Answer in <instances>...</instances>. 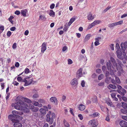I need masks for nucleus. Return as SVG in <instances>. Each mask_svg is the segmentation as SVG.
<instances>
[{
  "mask_svg": "<svg viewBox=\"0 0 127 127\" xmlns=\"http://www.w3.org/2000/svg\"><path fill=\"white\" fill-rule=\"evenodd\" d=\"M46 43L45 42L43 43L41 45V52L43 53L46 49Z\"/></svg>",
  "mask_w": 127,
  "mask_h": 127,
  "instance_id": "8",
  "label": "nucleus"
},
{
  "mask_svg": "<svg viewBox=\"0 0 127 127\" xmlns=\"http://www.w3.org/2000/svg\"><path fill=\"white\" fill-rule=\"evenodd\" d=\"M32 78H31L29 77L25 78L22 81L25 83L24 85V86H27L30 85L32 83Z\"/></svg>",
  "mask_w": 127,
  "mask_h": 127,
  "instance_id": "2",
  "label": "nucleus"
},
{
  "mask_svg": "<svg viewBox=\"0 0 127 127\" xmlns=\"http://www.w3.org/2000/svg\"><path fill=\"white\" fill-rule=\"evenodd\" d=\"M115 23H113L111 24H110L108 25V26L110 28H111L112 27H114V26H116L115 24Z\"/></svg>",
  "mask_w": 127,
  "mask_h": 127,
  "instance_id": "36",
  "label": "nucleus"
},
{
  "mask_svg": "<svg viewBox=\"0 0 127 127\" xmlns=\"http://www.w3.org/2000/svg\"><path fill=\"white\" fill-rule=\"evenodd\" d=\"M115 77L116 80V82L118 84L120 83V81L119 78L116 76H115Z\"/></svg>",
  "mask_w": 127,
  "mask_h": 127,
  "instance_id": "29",
  "label": "nucleus"
},
{
  "mask_svg": "<svg viewBox=\"0 0 127 127\" xmlns=\"http://www.w3.org/2000/svg\"><path fill=\"white\" fill-rule=\"evenodd\" d=\"M21 97L20 98H18V97L17 98V99L16 100L17 102V103H23V102L22 100H21V99H22L21 98Z\"/></svg>",
  "mask_w": 127,
  "mask_h": 127,
  "instance_id": "30",
  "label": "nucleus"
},
{
  "mask_svg": "<svg viewBox=\"0 0 127 127\" xmlns=\"http://www.w3.org/2000/svg\"><path fill=\"white\" fill-rule=\"evenodd\" d=\"M103 75L102 74H100V75H99L98 77V79L99 80H101L103 78Z\"/></svg>",
  "mask_w": 127,
  "mask_h": 127,
  "instance_id": "33",
  "label": "nucleus"
},
{
  "mask_svg": "<svg viewBox=\"0 0 127 127\" xmlns=\"http://www.w3.org/2000/svg\"><path fill=\"white\" fill-rule=\"evenodd\" d=\"M29 104L28 105H29V108L32 109H33V108H34V106L33 105H32V104Z\"/></svg>",
  "mask_w": 127,
  "mask_h": 127,
  "instance_id": "35",
  "label": "nucleus"
},
{
  "mask_svg": "<svg viewBox=\"0 0 127 127\" xmlns=\"http://www.w3.org/2000/svg\"><path fill=\"white\" fill-rule=\"evenodd\" d=\"M122 118L123 119L127 121V116H123L122 117Z\"/></svg>",
  "mask_w": 127,
  "mask_h": 127,
  "instance_id": "64",
  "label": "nucleus"
},
{
  "mask_svg": "<svg viewBox=\"0 0 127 127\" xmlns=\"http://www.w3.org/2000/svg\"><path fill=\"white\" fill-rule=\"evenodd\" d=\"M66 97L65 96L63 95L62 96L61 100L62 102H63L65 99Z\"/></svg>",
  "mask_w": 127,
  "mask_h": 127,
  "instance_id": "52",
  "label": "nucleus"
},
{
  "mask_svg": "<svg viewBox=\"0 0 127 127\" xmlns=\"http://www.w3.org/2000/svg\"><path fill=\"white\" fill-rule=\"evenodd\" d=\"M50 12L49 13V14L50 16L53 17H55V13L53 11V10H50Z\"/></svg>",
  "mask_w": 127,
  "mask_h": 127,
  "instance_id": "24",
  "label": "nucleus"
},
{
  "mask_svg": "<svg viewBox=\"0 0 127 127\" xmlns=\"http://www.w3.org/2000/svg\"><path fill=\"white\" fill-rule=\"evenodd\" d=\"M119 124L121 127H127V122L124 120L120 121Z\"/></svg>",
  "mask_w": 127,
  "mask_h": 127,
  "instance_id": "9",
  "label": "nucleus"
},
{
  "mask_svg": "<svg viewBox=\"0 0 127 127\" xmlns=\"http://www.w3.org/2000/svg\"><path fill=\"white\" fill-rule=\"evenodd\" d=\"M101 39V37H99L95 38V41L99 42V40H100Z\"/></svg>",
  "mask_w": 127,
  "mask_h": 127,
  "instance_id": "46",
  "label": "nucleus"
},
{
  "mask_svg": "<svg viewBox=\"0 0 127 127\" xmlns=\"http://www.w3.org/2000/svg\"><path fill=\"white\" fill-rule=\"evenodd\" d=\"M11 34V32L10 31H8L7 33V35L8 37H10Z\"/></svg>",
  "mask_w": 127,
  "mask_h": 127,
  "instance_id": "45",
  "label": "nucleus"
},
{
  "mask_svg": "<svg viewBox=\"0 0 127 127\" xmlns=\"http://www.w3.org/2000/svg\"><path fill=\"white\" fill-rule=\"evenodd\" d=\"M78 116L80 120H83V117L82 115L81 114H79L78 115Z\"/></svg>",
  "mask_w": 127,
  "mask_h": 127,
  "instance_id": "54",
  "label": "nucleus"
},
{
  "mask_svg": "<svg viewBox=\"0 0 127 127\" xmlns=\"http://www.w3.org/2000/svg\"><path fill=\"white\" fill-rule=\"evenodd\" d=\"M122 98L124 101L127 102V97L125 96H123L122 97Z\"/></svg>",
  "mask_w": 127,
  "mask_h": 127,
  "instance_id": "51",
  "label": "nucleus"
},
{
  "mask_svg": "<svg viewBox=\"0 0 127 127\" xmlns=\"http://www.w3.org/2000/svg\"><path fill=\"white\" fill-rule=\"evenodd\" d=\"M109 62H107L106 64V66L108 69L109 70L111 69V64L110 61H109Z\"/></svg>",
  "mask_w": 127,
  "mask_h": 127,
  "instance_id": "22",
  "label": "nucleus"
},
{
  "mask_svg": "<svg viewBox=\"0 0 127 127\" xmlns=\"http://www.w3.org/2000/svg\"><path fill=\"white\" fill-rule=\"evenodd\" d=\"M87 19L89 20H91L94 18V17L93 16L92 14L91 13L89 14L87 17Z\"/></svg>",
  "mask_w": 127,
  "mask_h": 127,
  "instance_id": "20",
  "label": "nucleus"
},
{
  "mask_svg": "<svg viewBox=\"0 0 127 127\" xmlns=\"http://www.w3.org/2000/svg\"><path fill=\"white\" fill-rule=\"evenodd\" d=\"M8 118L9 119H10L12 121V119H16V118L14 117V116L13 115H9L8 116Z\"/></svg>",
  "mask_w": 127,
  "mask_h": 127,
  "instance_id": "28",
  "label": "nucleus"
},
{
  "mask_svg": "<svg viewBox=\"0 0 127 127\" xmlns=\"http://www.w3.org/2000/svg\"><path fill=\"white\" fill-rule=\"evenodd\" d=\"M99 115V113H97L96 112L94 113L93 114V116L95 117L98 116Z\"/></svg>",
  "mask_w": 127,
  "mask_h": 127,
  "instance_id": "47",
  "label": "nucleus"
},
{
  "mask_svg": "<svg viewBox=\"0 0 127 127\" xmlns=\"http://www.w3.org/2000/svg\"><path fill=\"white\" fill-rule=\"evenodd\" d=\"M101 22V21L100 20H96L94 21L95 25L99 24Z\"/></svg>",
  "mask_w": 127,
  "mask_h": 127,
  "instance_id": "40",
  "label": "nucleus"
},
{
  "mask_svg": "<svg viewBox=\"0 0 127 127\" xmlns=\"http://www.w3.org/2000/svg\"><path fill=\"white\" fill-rule=\"evenodd\" d=\"M39 108L37 107H34V108L32 110V111L33 112H36L39 110Z\"/></svg>",
  "mask_w": 127,
  "mask_h": 127,
  "instance_id": "38",
  "label": "nucleus"
},
{
  "mask_svg": "<svg viewBox=\"0 0 127 127\" xmlns=\"http://www.w3.org/2000/svg\"><path fill=\"white\" fill-rule=\"evenodd\" d=\"M111 8V7L108 6L104 10L103 12H106L107 11L109 10Z\"/></svg>",
  "mask_w": 127,
  "mask_h": 127,
  "instance_id": "55",
  "label": "nucleus"
},
{
  "mask_svg": "<svg viewBox=\"0 0 127 127\" xmlns=\"http://www.w3.org/2000/svg\"><path fill=\"white\" fill-rule=\"evenodd\" d=\"M4 30V27L1 26L0 27V34H1Z\"/></svg>",
  "mask_w": 127,
  "mask_h": 127,
  "instance_id": "37",
  "label": "nucleus"
},
{
  "mask_svg": "<svg viewBox=\"0 0 127 127\" xmlns=\"http://www.w3.org/2000/svg\"><path fill=\"white\" fill-rule=\"evenodd\" d=\"M24 72L26 74H27L30 72L28 68H26L25 69Z\"/></svg>",
  "mask_w": 127,
  "mask_h": 127,
  "instance_id": "41",
  "label": "nucleus"
},
{
  "mask_svg": "<svg viewBox=\"0 0 127 127\" xmlns=\"http://www.w3.org/2000/svg\"><path fill=\"white\" fill-rule=\"evenodd\" d=\"M96 71L97 73L98 74H100L101 72V70L100 69H96Z\"/></svg>",
  "mask_w": 127,
  "mask_h": 127,
  "instance_id": "48",
  "label": "nucleus"
},
{
  "mask_svg": "<svg viewBox=\"0 0 127 127\" xmlns=\"http://www.w3.org/2000/svg\"><path fill=\"white\" fill-rule=\"evenodd\" d=\"M89 124L90 125H97V124L96 123V121L94 120H92L89 121Z\"/></svg>",
  "mask_w": 127,
  "mask_h": 127,
  "instance_id": "18",
  "label": "nucleus"
},
{
  "mask_svg": "<svg viewBox=\"0 0 127 127\" xmlns=\"http://www.w3.org/2000/svg\"><path fill=\"white\" fill-rule=\"evenodd\" d=\"M39 19H41L42 20H46V17L43 15H40L39 16Z\"/></svg>",
  "mask_w": 127,
  "mask_h": 127,
  "instance_id": "31",
  "label": "nucleus"
},
{
  "mask_svg": "<svg viewBox=\"0 0 127 127\" xmlns=\"http://www.w3.org/2000/svg\"><path fill=\"white\" fill-rule=\"evenodd\" d=\"M116 53L117 54V56L118 58L119 59L122 60H123L124 57L122 56V52L120 49H118L116 51Z\"/></svg>",
  "mask_w": 127,
  "mask_h": 127,
  "instance_id": "7",
  "label": "nucleus"
},
{
  "mask_svg": "<svg viewBox=\"0 0 127 127\" xmlns=\"http://www.w3.org/2000/svg\"><path fill=\"white\" fill-rule=\"evenodd\" d=\"M64 125L65 127H70L69 124L67 122L65 123Z\"/></svg>",
  "mask_w": 127,
  "mask_h": 127,
  "instance_id": "59",
  "label": "nucleus"
},
{
  "mask_svg": "<svg viewBox=\"0 0 127 127\" xmlns=\"http://www.w3.org/2000/svg\"><path fill=\"white\" fill-rule=\"evenodd\" d=\"M121 111L122 113L124 114H126L127 113V110L126 109H121Z\"/></svg>",
  "mask_w": 127,
  "mask_h": 127,
  "instance_id": "42",
  "label": "nucleus"
},
{
  "mask_svg": "<svg viewBox=\"0 0 127 127\" xmlns=\"http://www.w3.org/2000/svg\"><path fill=\"white\" fill-rule=\"evenodd\" d=\"M34 105L36 106H38L39 107H41L42 106V104H34Z\"/></svg>",
  "mask_w": 127,
  "mask_h": 127,
  "instance_id": "43",
  "label": "nucleus"
},
{
  "mask_svg": "<svg viewBox=\"0 0 127 127\" xmlns=\"http://www.w3.org/2000/svg\"><path fill=\"white\" fill-rule=\"evenodd\" d=\"M38 102L40 103H45V100L43 99H40L38 100Z\"/></svg>",
  "mask_w": 127,
  "mask_h": 127,
  "instance_id": "50",
  "label": "nucleus"
},
{
  "mask_svg": "<svg viewBox=\"0 0 127 127\" xmlns=\"http://www.w3.org/2000/svg\"><path fill=\"white\" fill-rule=\"evenodd\" d=\"M78 82L77 78H74L71 81L70 84L74 87H77L78 85Z\"/></svg>",
  "mask_w": 127,
  "mask_h": 127,
  "instance_id": "5",
  "label": "nucleus"
},
{
  "mask_svg": "<svg viewBox=\"0 0 127 127\" xmlns=\"http://www.w3.org/2000/svg\"><path fill=\"white\" fill-rule=\"evenodd\" d=\"M91 35L90 34H88L87 35L84 39V42H86L88 41L90 38Z\"/></svg>",
  "mask_w": 127,
  "mask_h": 127,
  "instance_id": "21",
  "label": "nucleus"
},
{
  "mask_svg": "<svg viewBox=\"0 0 127 127\" xmlns=\"http://www.w3.org/2000/svg\"><path fill=\"white\" fill-rule=\"evenodd\" d=\"M81 86L83 87H84L85 86V82L84 80H83L81 83Z\"/></svg>",
  "mask_w": 127,
  "mask_h": 127,
  "instance_id": "62",
  "label": "nucleus"
},
{
  "mask_svg": "<svg viewBox=\"0 0 127 127\" xmlns=\"http://www.w3.org/2000/svg\"><path fill=\"white\" fill-rule=\"evenodd\" d=\"M46 111L43 108H41L40 109V113L44 115H45L46 114Z\"/></svg>",
  "mask_w": 127,
  "mask_h": 127,
  "instance_id": "26",
  "label": "nucleus"
},
{
  "mask_svg": "<svg viewBox=\"0 0 127 127\" xmlns=\"http://www.w3.org/2000/svg\"><path fill=\"white\" fill-rule=\"evenodd\" d=\"M12 121L13 123H14L13 126L14 127H22V124L19 123L20 121L18 119H12Z\"/></svg>",
  "mask_w": 127,
  "mask_h": 127,
  "instance_id": "3",
  "label": "nucleus"
},
{
  "mask_svg": "<svg viewBox=\"0 0 127 127\" xmlns=\"http://www.w3.org/2000/svg\"><path fill=\"white\" fill-rule=\"evenodd\" d=\"M55 5L53 3L51 4L50 6V8L51 9H53L55 7Z\"/></svg>",
  "mask_w": 127,
  "mask_h": 127,
  "instance_id": "63",
  "label": "nucleus"
},
{
  "mask_svg": "<svg viewBox=\"0 0 127 127\" xmlns=\"http://www.w3.org/2000/svg\"><path fill=\"white\" fill-rule=\"evenodd\" d=\"M75 18L73 17L71 18L70 19L69 22L68 23V26H70L72 23L75 21Z\"/></svg>",
  "mask_w": 127,
  "mask_h": 127,
  "instance_id": "19",
  "label": "nucleus"
},
{
  "mask_svg": "<svg viewBox=\"0 0 127 127\" xmlns=\"http://www.w3.org/2000/svg\"><path fill=\"white\" fill-rule=\"evenodd\" d=\"M17 79L18 81L19 82H21L22 79V77L20 76L18 77Z\"/></svg>",
  "mask_w": 127,
  "mask_h": 127,
  "instance_id": "56",
  "label": "nucleus"
},
{
  "mask_svg": "<svg viewBox=\"0 0 127 127\" xmlns=\"http://www.w3.org/2000/svg\"><path fill=\"white\" fill-rule=\"evenodd\" d=\"M123 23V21H118V22L115 23V24L116 26L120 25L121 24H122Z\"/></svg>",
  "mask_w": 127,
  "mask_h": 127,
  "instance_id": "39",
  "label": "nucleus"
},
{
  "mask_svg": "<svg viewBox=\"0 0 127 127\" xmlns=\"http://www.w3.org/2000/svg\"><path fill=\"white\" fill-rule=\"evenodd\" d=\"M110 62H111L114 66V67H113V66H112L113 69H114L115 68H116L118 71V67H117V66L118 65H117V64L116 63L115 60L113 57H112L110 58Z\"/></svg>",
  "mask_w": 127,
  "mask_h": 127,
  "instance_id": "4",
  "label": "nucleus"
},
{
  "mask_svg": "<svg viewBox=\"0 0 127 127\" xmlns=\"http://www.w3.org/2000/svg\"><path fill=\"white\" fill-rule=\"evenodd\" d=\"M27 104H12L11 106L12 107L14 106L15 108L20 110H23V106H25L26 104V106H28Z\"/></svg>",
  "mask_w": 127,
  "mask_h": 127,
  "instance_id": "1",
  "label": "nucleus"
},
{
  "mask_svg": "<svg viewBox=\"0 0 127 127\" xmlns=\"http://www.w3.org/2000/svg\"><path fill=\"white\" fill-rule=\"evenodd\" d=\"M17 47V44L16 43H14L12 45V48L14 49H16Z\"/></svg>",
  "mask_w": 127,
  "mask_h": 127,
  "instance_id": "53",
  "label": "nucleus"
},
{
  "mask_svg": "<svg viewBox=\"0 0 127 127\" xmlns=\"http://www.w3.org/2000/svg\"><path fill=\"white\" fill-rule=\"evenodd\" d=\"M1 87L2 89H3L4 88V83H1Z\"/></svg>",
  "mask_w": 127,
  "mask_h": 127,
  "instance_id": "60",
  "label": "nucleus"
},
{
  "mask_svg": "<svg viewBox=\"0 0 127 127\" xmlns=\"http://www.w3.org/2000/svg\"><path fill=\"white\" fill-rule=\"evenodd\" d=\"M122 107L124 109H126L127 108V104H122Z\"/></svg>",
  "mask_w": 127,
  "mask_h": 127,
  "instance_id": "44",
  "label": "nucleus"
},
{
  "mask_svg": "<svg viewBox=\"0 0 127 127\" xmlns=\"http://www.w3.org/2000/svg\"><path fill=\"white\" fill-rule=\"evenodd\" d=\"M46 117V121L48 122H49V123L52 124L54 122L53 118L51 117L50 116H49V114H47Z\"/></svg>",
  "mask_w": 127,
  "mask_h": 127,
  "instance_id": "6",
  "label": "nucleus"
},
{
  "mask_svg": "<svg viewBox=\"0 0 127 127\" xmlns=\"http://www.w3.org/2000/svg\"><path fill=\"white\" fill-rule=\"evenodd\" d=\"M82 68H79L77 72V75L79 77H81L82 76Z\"/></svg>",
  "mask_w": 127,
  "mask_h": 127,
  "instance_id": "16",
  "label": "nucleus"
},
{
  "mask_svg": "<svg viewBox=\"0 0 127 127\" xmlns=\"http://www.w3.org/2000/svg\"><path fill=\"white\" fill-rule=\"evenodd\" d=\"M109 80H109L108 78L106 77V78L105 79V82L107 83L108 84L109 83Z\"/></svg>",
  "mask_w": 127,
  "mask_h": 127,
  "instance_id": "57",
  "label": "nucleus"
},
{
  "mask_svg": "<svg viewBox=\"0 0 127 127\" xmlns=\"http://www.w3.org/2000/svg\"><path fill=\"white\" fill-rule=\"evenodd\" d=\"M28 12V10L26 9L25 10H22L21 11V13L23 16L24 17L26 16V13Z\"/></svg>",
  "mask_w": 127,
  "mask_h": 127,
  "instance_id": "17",
  "label": "nucleus"
},
{
  "mask_svg": "<svg viewBox=\"0 0 127 127\" xmlns=\"http://www.w3.org/2000/svg\"><path fill=\"white\" fill-rule=\"evenodd\" d=\"M68 64H72V61L70 59H68Z\"/></svg>",
  "mask_w": 127,
  "mask_h": 127,
  "instance_id": "49",
  "label": "nucleus"
},
{
  "mask_svg": "<svg viewBox=\"0 0 127 127\" xmlns=\"http://www.w3.org/2000/svg\"><path fill=\"white\" fill-rule=\"evenodd\" d=\"M21 98L22 100L27 103H32L31 101L28 98L24 97H21Z\"/></svg>",
  "mask_w": 127,
  "mask_h": 127,
  "instance_id": "15",
  "label": "nucleus"
},
{
  "mask_svg": "<svg viewBox=\"0 0 127 127\" xmlns=\"http://www.w3.org/2000/svg\"><path fill=\"white\" fill-rule=\"evenodd\" d=\"M78 108L80 110L83 111L85 109V106L84 105L81 104L79 106Z\"/></svg>",
  "mask_w": 127,
  "mask_h": 127,
  "instance_id": "23",
  "label": "nucleus"
},
{
  "mask_svg": "<svg viewBox=\"0 0 127 127\" xmlns=\"http://www.w3.org/2000/svg\"><path fill=\"white\" fill-rule=\"evenodd\" d=\"M20 13L19 11L16 10L15 12V14L17 15H19Z\"/></svg>",
  "mask_w": 127,
  "mask_h": 127,
  "instance_id": "61",
  "label": "nucleus"
},
{
  "mask_svg": "<svg viewBox=\"0 0 127 127\" xmlns=\"http://www.w3.org/2000/svg\"><path fill=\"white\" fill-rule=\"evenodd\" d=\"M117 91L121 95L123 96H124L125 94L126 93V90L124 88L122 89L121 91L120 90H117Z\"/></svg>",
  "mask_w": 127,
  "mask_h": 127,
  "instance_id": "11",
  "label": "nucleus"
},
{
  "mask_svg": "<svg viewBox=\"0 0 127 127\" xmlns=\"http://www.w3.org/2000/svg\"><path fill=\"white\" fill-rule=\"evenodd\" d=\"M109 87H110L111 88L114 89H116L117 88V87L116 86L114 85L110 84H109Z\"/></svg>",
  "mask_w": 127,
  "mask_h": 127,
  "instance_id": "32",
  "label": "nucleus"
},
{
  "mask_svg": "<svg viewBox=\"0 0 127 127\" xmlns=\"http://www.w3.org/2000/svg\"><path fill=\"white\" fill-rule=\"evenodd\" d=\"M12 113L13 114V116H14V117L17 119H19L20 117V116L19 115V113L18 112L14 110L12 111Z\"/></svg>",
  "mask_w": 127,
  "mask_h": 127,
  "instance_id": "10",
  "label": "nucleus"
},
{
  "mask_svg": "<svg viewBox=\"0 0 127 127\" xmlns=\"http://www.w3.org/2000/svg\"><path fill=\"white\" fill-rule=\"evenodd\" d=\"M14 17L13 16H11L8 19L9 21L11 22V23L13 24V21H12V19H13Z\"/></svg>",
  "mask_w": 127,
  "mask_h": 127,
  "instance_id": "27",
  "label": "nucleus"
},
{
  "mask_svg": "<svg viewBox=\"0 0 127 127\" xmlns=\"http://www.w3.org/2000/svg\"><path fill=\"white\" fill-rule=\"evenodd\" d=\"M117 62L118 63V64L117 63V65H118L117 66H118L119 67H120V69L122 70V68L121 66L120 65L122 64V63L121 61H120L119 60L117 59Z\"/></svg>",
  "mask_w": 127,
  "mask_h": 127,
  "instance_id": "25",
  "label": "nucleus"
},
{
  "mask_svg": "<svg viewBox=\"0 0 127 127\" xmlns=\"http://www.w3.org/2000/svg\"><path fill=\"white\" fill-rule=\"evenodd\" d=\"M51 102L54 103H57L58 100L57 98L55 97H52L50 99Z\"/></svg>",
  "mask_w": 127,
  "mask_h": 127,
  "instance_id": "14",
  "label": "nucleus"
},
{
  "mask_svg": "<svg viewBox=\"0 0 127 127\" xmlns=\"http://www.w3.org/2000/svg\"><path fill=\"white\" fill-rule=\"evenodd\" d=\"M121 46L124 50H127V42H125L124 43H121Z\"/></svg>",
  "mask_w": 127,
  "mask_h": 127,
  "instance_id": "12",
  "label": "nucleus"
},
{
  "mask_svg": "<svg viewBox=\"0 0 127 127\" xmlns=\"http://www.w3.org/2000/svg\"><path fill=\"white\" fill-rule=\"evenodd\" d=\"M27 105L28 106H26V105L25 104V106H23V110H22L23 111L24 113H27L29 112L30 111L29 109L27 108V107H28V106L27 104Z\"/></svg>",
  "mask_w": 127,
  "mask_h": 127,
  "instance_id": "13",
  "label": "nucleus"
},
{
  "mask_svg": "<svg viewBox=\"0 0 127 127\" xmlns=\"http://www.w3.org/2000/svg\"><path fill=\"white\" fill-rule=\"evenodd\" d=\"M39 97L38 95L37 94H34L32 96V98L33 99H35L38 98Z\"/></svg>",
  "mask_w": 127,
  "mask_h": 127,
  "instance_id": "34",
  "label": "nucleus"
},
{
  "mask_svg": "<svg viewBox=\"0 0 127 127\" xmlns=\"http://www.w3.org/2000/svg\"><path fill=\"white\" fill-rule=\"evenodd\" d=\"M104 82H101L99 83L98 84V85L99 86H103L104 85Z\"/></svg>",
  "mask_w": 127,
  "mask_h": 127,
  "instance_id": "58",
  "label": "nucleus"
}]
</instances>
